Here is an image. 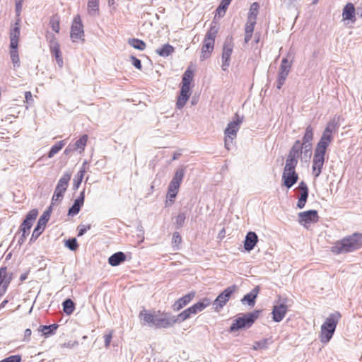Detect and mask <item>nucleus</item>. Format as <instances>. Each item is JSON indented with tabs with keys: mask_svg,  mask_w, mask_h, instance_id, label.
<instances>
[{
	"mask_svg": "<svg viewBox=\"0 0 362 362\" xmlns=\"http://www.w3.org/2000/svg\"><path fill=\"white\" fill-rule=\"evenodd\" d=\"M362 247V233H355L337 241L331 247V251L337 255L352 252Z\"/></svg>",
	"mask_w": 362,
	"mask_h": 362,
	"instance_id": "obj_1",
	"label": "nucleus"
},
{
	"mask_svg": "<svg viewBox=\"0 0 362 362\" xmlns=\"http://www.w3.org/2000/svg\"><path fill=\"white\" fill-rule=\"evenodd\" d=\"M337 128L338 125L334 119L329 121L324 129L315 151L326 154L327 147L333 141V134L336 133Z\"/></svg>",
	"mask_w": 362,
	"mask_h": 362,
	"instance_id": "obj_2",
	"label": "nucleus"
},
{
	"mask_svg": "<svg viewBox=\"0 0 362 362\" xmlns=\"http://www.w3.org/2000/svg\"><path fill=\"white\" fill-rule=\"evenodd\" d=\"M341 318V314L339 312H335L329 315L321 326L320 341L325 344L330 341L332 339L337 325V323Z\"/></svg>",
	"mask_w": 362,
	"mask_h": 362,
	"instance_id": "obj_3",
	"label": "nucleus"
},
{
	"mask_svg": "<svg viewBox=\"0 0 362 362\" xmlns=\"http://www.w3.org/2000/svg\"><path fill=\"white\" fill-rule=\"evenodd\" d=\"M259 316V311L256 310L252 313H247L242 317H239L234 320L230 327V332H235L242 328H249L255 322Z\"/></svg>",
	"mask_w": 362,
	"mask_h": 362,
	"instance_id": "obj_4",
	"label": "nucleus"
},
{
	"mask_svg": "<svg viewBox=\"0 0 362 362\" xmlns=\"http://www.w3.org/2000/svg\"><path fill=\"white\" fill-rule=\"evenodd\" d=\"M242 123V119L239 117L238 115H236V119L232 122H230L225 131V147L229 150L233 143V140L236 138L237 132H238L240 124Z\"/></svg>",
	"mask_w": 362,
	"mask_h": 362,
	"instance_id": "obj_5",
	"label": "nucleus"
},
{
	"mask_svg": "<svg viewBox=\"0 0 362 362\" xmlns=\"http://www.w3.org/2000/svg\"><path fill=\"white\" fill-rule=\"evenodd\" d=\"M71 176V173L70 172H66L59 179L52 198V204H54L55 202L61 201L62 199L64 194L69 185Z\"/></svg>",
	"mask_w": 362,
	"mask_h": 362,
	"instance_id": "obj_6",
	"label": "nucleus"
},
{
	"mask_svg": "<svg viewBox=\"0 0 362 362\" xmlns=\"http://www.w3.org/2000/svg\"><path fill=\"white\" fill-rule=\"evenodd\" d=\"M51 211L52 207L49 206L45 211H44L42 215L40 217L37 226H35L34 230L33 231L31 238L30 239V243L35 242L44 231L46 224L49 220Z\"/></svg>",
	"mask_w": 362,
	"mask_h": 362,
	"instance_id": "obj_7",
	"label": "nucleus"
},
{
	"mask_svg": "<svg viewBox=\"0 0 362 362\" xmlns=\"http://www.w3.org/2000/svg\"><path fill=\"white\" fill-rule=\"evenodd\" d=\"M237 286L233 285L226 288L221 292L213 302V305L216 311L221 309L229 300L231 295L236 291Z\"/></svg>",
	"mask_w": 362,
	"mask_h": 362,
	"instance_id": "obj_8",
	"label": "nucleus"
},
{
	"mask_svg": "<svg viewBox=\"0 0 362 362\" xmlns=\"http://www.w3.org/2000/svg\"><path fill=\"white\" fill-rule=\"evenodd\" d=\"M234 44L231 37H228L223 44L222 52V70H227L230 65V56L233 52Z\"/></svg>",
	"mask_w": 362,
	"mask_h": 362,
	"instance_id": "obj_9",
	"label": "nucleus"
},
{
	"mask_svg": "<svg viewBox=\"0 0 362 362\" xmlns=\"http://www.w3.org/2000/svg\"><path fill=\"white\" fill-rule=\"evenodd\" d=\"M84 31L81 18L79 15L74 16L71 28V38L73 42L77 40H83Z\"/></svg>",
	"mask_w": 362,
	"mask_h": 362,
	"instance_id": "obj_10",
	"label": "nucleus"
},
{
	"mask_svg": "<svg viewBox=\"0 0 362 362\" xmlns=\"http://www.w3.org/2000/svg\"><path fill=\"white\" fill-rule=\"evenodd\" d=\"M314 137V129L311 125H308L303 137L301 144L304 146V156L310 158L312 155V141Z\"/></svg>",
	"mask_w": 362,
	"mask_h": 362,
	"instance_id": "obj_11",
	"label": "nucleus"
},
{
	"mask_svg": "<svg viewBox=\"0 0 362 362\" xmlns=\"http://www.w3.org/2000/svg\"><path fill=\"white\" fill-rule=\"evenodd\" d=\"M318 220L319 216L316 210H308L298 214V222L305 228H308V224L317 223Z\"/></svg>",
	"mask_w": 362,
	"mask_h": 362,
	"instance_id": "obj_12",
	"label": "nucleus"
},
{
	"mask_svg": "<svg viewBox=\"0 0 362 362\" xmlns=\"http://www.w3.org/2000/svg\"><path fill=\"white\" fill-rule=\"evenodd\" d=\"M325 153L315 151L313 159L312 170L313 174L315 178L318 177L322 173L325 163Z\"/></svg>",
	"mask_w": 362,
	"mask_h": 362,
	"instance_id": "obj_13",
	"label": "nucleus"
},
{
	"mask_svg": "<svg viewBox=\"0 0 362 362\" xmlns=\"http://www.w3.org/2000/svg\"><path fill=\"white\" fill-rule=\"evenodd\" d=\"M175 324L173 315L170 313H163L160 315H157L154 327L158 329H167L173 327Z\"/></svg>",
	"mask_w": 362,
	"mask_h": 362,
	"instance_id": "obj_14",
	"label": "nucleus"
},
{
	"mask_svg": "<svg viewBox=\"0 0 362 362\" xmlns=\"http://www.w3.org/2000/svg\"><path fill=\"white\" fill-rule=\"evenodd\" d=\"M38 215V211L37 209L30 210L26 215L25 219L20 226V232L28 233L30 234V228L33 226V222L36 219Z\"/></svg>",
	"mask_w": 362,
	"mask_h": 362,
	"instance_id": "obj_15",
	"label": "nucleus"
},
{
	"mask_svg": "<svg viewBox=\"0 0 362 362\" xmlns=\"http://www.w3.org/2000/svg\"><path fill=\"white\" fill-rule=\"evenodd\" d=\"M195 296V292L192 291L177 300L172 308L174 311H179L188 303H189Z\"/></svg>",
	"mask_w": 362,
	"mask_h": 362,
	"instance_id": "obj_16",
	"label": "nucleus"
},
{
	"mask_svg": "<svg viewBox=\"0 0 362 362\" xmlns=\"http://www.w3.org/2000/svg\"><path fill=\"white\" fill-rule=\"evenodd\" d=\"M189 90L190 86L182 85L180 93L176 103L177 107L178 109H182L185 105L187 101L189 100L190 96Z\"/></svg>",
	"mask_w": 362,
	"mask_h": 362,
	"instance_id": "obj_17",
	"label": "nucleus"
},
{
	"mask_svg": "<svg viewBox=\"0 0 362 362\" xmlns=\"http://www.w3.org/2000/svg\"><path fill=\"white\" fill-rule=\"evenodd\" d=\"M298 189L300 190V197L298 200L297 206L299 209H303L308 197V187L306 183L302 181L299 183Z\"/></svg>",
	"mask_w": 362,
	"mask_h": 362,
	"instance_id": "obj_18",
	"label": "nucleus"
},
{
	"mask_svg": "<svg viewBox=\"0 0 362 362\" xmlns=\"http://www.w3.org/2000/svg\"><path fill=\"white\" fill-rule=\"evenodd\" d=\"M287 312V306L284 303L275 305L272 310V319L274 322H279L284 317Z\"/></svg>",
	"mask_w": 362,
	"mask_h": 362,
	"instance_id": "obj_19",
	"label": "nucleus"
},
{
	"mask_svg": "<svg viewBox=\"0 0 362 362\" xmlns=\"http://www.w3.org/2000/svg\"><path fill=\"white\" fill-rule=\"evenodd\" d=\"M84 194H85V192H84V190H83L81 192L80 196L74 200L73 205L69 209V211H68L69 216H74L78 214L81 206L83 205L84 197H85Z\"/></svg>",
	"mask_w": 362,
	"mask_h": 362,
	"instance_id": "obj_20",
	"label": "nucleus"
},
{
	"mask_svg": "<svg viewBox=\"0 0 362 362\" xmlns=\"http://www.w3.org/2000/svg\"><path fill=\"white\" fill-rule=\"evenodd\" d=\"M257 242L258 237L257 234L252 231L248 232L245 236V240L244 243V247L245 250L248 252L252 250Z\"/></svg>",
	"mask_w": 362,
	"mask_h": 362,
	"instance_id": "obj_21",
	"label": "nucleus"
},
{
	"mask_svg": "<svg viewBox=\"0 0 362 362\" xmlns=\"http://www.w3.org/2000/svg\"><path fill=\"white\" fill-rule=\"evenodd\" d=\"M302 154L304 155V146L300 140H297L290 149L288 156L298 160Z\"/></svg>",
	"mask_w": 362,
	"mask_h": 362,
	"instance_id": "obj_22",
	"label": "nucleus"
},
{
	"mask_svg": "<svg viewBox=\"0 0 362 362\" xmlns=\"http://www.w3.org/2000/svg\"><path fill=\"white\" fill-rule=\"evenodd\" d=\"M298 175L296 172H283L282 180L284 185L288 188H291L298 181Z\"/></svg>",
	"mask_w": 362,
	"mask_h": 362,
	"instance_id": "obj_23",
	"label": "nucleus"
},
{
	"mask_svg": "<svg viewBox=\"0 0 362 362\" xmlns=\"http://www.w3.org/2000/svg\"><path fill=\"white\" fill-rule=\"evenodd\" d=\"M259 292V287L255 286L250 292L243 296L241 302L244 303L247 302L249 306L253 307L255 304V299Z\"/></svg>",
	"mask_w": 362,
	"mask_h": 362,
	"instance_id": "obj_24",
	"label": "nucleus"
},
{
	"mask_svg": "<svg viewBox=\"0 0 362 362\" xmlns=\"http://www.w3.org/2000/svg\"><path fill=\"white\" fill-rule=\"evenodd\" d=\"M214 42L206 41V40H204L202 48V55L200 57V59L204 61V59L209 58L214 50Z\"/></svg>",
	"mask_w": 362,
	"mask_h": 362,
	"instance_id": "obj_25",
	"label": "nucleus"
},
{
	"mask_svg": "<svg viewBox=\"0 0 362 362\" xmlns=\"http://www.w3.org/2000/svg\"><path fill=\"white\" fill-rule=\"evenodd\" d=\"M125 259L126 255L122 252H117L109 257L108 262L111 266L116 267L124 262Z\"/></svg>",
	"mask_w": 362,
	"mask_h": 362,
	"instance_id": "obj_26",
	"label": "nucleus"
},
{
	"mask_svg": "<svg viewBox=\"0 0 362 362\" xmlns=\"http://www.w3.org/2000/svg\"><path fill=\"white\" fill-rule=\"evenodd\" d=\"M211 303V301L208 298H204L202 299L200 301L194 304L191 307H189L193 312V314H197L199 312L202 311L206 307H208Z\"/></svg>",
	"mask_w": 362,
	"mask_h": 362,
	"instance_id": "obj_27",
	"label": "nucleus"
},
{
	"mask_svg": "<svg viewBox=\"0 0 362 362\" xmlns=\"http://www.w3.org/2000/svg\"><path fill=\"white\" fill-rule=\"evenodd\" d=\"M185 174V168H183V167L178 168L176 170L175 175H174L173 179L171 180L170 184L180 187V184L184 178Z\"/></svg>",
	"mask_w": 362,
	"mask_h": 362,
	"instance_id": "obj_28",
	"label": "nucleus"
},
{
	"mask_svg": "<svg viewBox=\"0 0 362 362\" xmlns=\"http://www.w3.org/2000/svg\"><path fill=\"white\" fill-rule=\"evenodd\" d=\"M355 8L351 3L347 4L342 13L344 20H352L355 17Z\"/></svg>",
	"mask_w": 362,
	"mask_h": 362,
	"instance_id": "obj_29",
	"label": "nucleus"
},
{
	"mask_svg": "<svg viewBox=\"0 0 362 362\" xmlns=\"http://www.w3.org/2000/svg\"><path fill=\"white\" fill-rule=\"evenodd\" d=\"M156 316L157 315L146 313V310H142L139 314L140 318L145 321L150 327H154Z\"/></svg>",
	"mask_w": 362,
	"mask_h": 362,
	"instance_id": "obj_30",
	"label": "nucleus"
},
{
	"mask_svg": "<svg viewBox=\"0 0 362 362\" xmlns=\"http://www.w3.org/2000/svg\"><path fill=\"white\" fill-rule=\"evenodd\" d=\"M192 315H194L193 312L190 308H188L181 312L180 314L173 315L175 324L182 322L183 321L189 318Z\"/></svg>",
	"mask_w": 362,
	"mask_h": 362,
	"instance_id": "obj_31",
	"label": "nucleus"
},
{
	"mask_svg": "<svg viewBox=\"0 0 362 362\" xmlns=\"http://www.w3.org/2000/svg\"><path fill=\"white\" fill-rule=\"evenodd\" d=\"M57 328V324H52L50 325H41L38 327L37 330L42 332L44 336L48 337L53 334Z\"/></svg>",
	"mask_w": 362,
	"mask_h": 362,
	"instance_id": "obj_32",
	"label": "nucleus"
},
{
	"mask_svg": "<svg viewBox=\"0 0 362 362\" xmlns=\"http://www.w3.org/2000/svg\"><path fill=\"white\" fill-rule=\"evenodd\" d=\"M174 52V48L169 44L163 45L162 47L158 48L156 50V54L163 57H167L170 56Z\"/></svg>",
	"mask_w": 362,
	"mask_h": 362,
	"instance_id": "obj_33",
	"label": "nucleus"
},
{
	"mask_svg": "<svg viewBox=\"0 0 362 362\" xmlns=\"http://www.w3.org/2000/svg\"><path fill=\"white\" fill-rule=\"evenodd\" d=\"M99 11V0H88V12L90 16H96Z\"/></svg>",
	"mask_w": 362,
	"mask_h": 362,
	"instance_id": "obj_34",
	"label": "nucleus"
},
{
	"mask_svg": "<svg viewBox=\"0 0 362 362\" xmlns=\"http://www.w3.org/2000/svg\"><path fill=\"white\" fill-rule=\"evenodd\" d=\"M6 268L2 267L0 269V287L7 290V288L10 284V279L6 276Z\"/></svg>",
	"mask_w": 362,
	"mask_h": 362,
	"instance_id": "obj_35",
	"label": "nucleus"
},
{
	"mask_svg": "<svg viewBox=\"0 0 362 362\" xmlns=\"http://www.w3.org/2000/svg\"><path fill=\"white\" fill-rule=\"evenodd\" d=\"M298 164V160L287 156L284 172H296L295 168Z\"/></svg>",
	"mask_w": 362,
	"mask_h": 362,
	"instance_id": "obj_36",
	"label": "nucleus"
},
{
	"mask_svg": "<svg viewBox=\"0 0 362 362\" xmlns=\"http://www.w3.org/2000/svg\"><path fill=\"white\" fill-rule=\"evenodd\" d=\"M87 141L88 135L86 134L83 135L79 139L76 141V142L73 144L76 151H79V152L81 153L86 146Z\"/></svg>",
	"mask_w": 362,
	"mask_h": 362,
	"instance_id": "obj_37",
	"label": "nucleus"
},
{
	"mask_svg": "<svg viewBox=\"0 0 362 362\" xmlns=\"http://www.w3.org/2000/svg\"><path fill=\"white\" fill-rule=\"evenodd\" d=\"M65 144L66 142L64 140L59 141L56 144H54L48 153V158H52L55 154H57L60 150L62 149Z\"/></svg>",
	"mask_w": 362,
	"mask_h": 362,
	"instance_id": "obj_38",
	"label": "nucleus"
},
{
	"mask_svg": "<svg viewBox=\"0 0 362 362\" xmlns=\"http://www.w3.org/2000/svg\"><path fill=\"white\" fill-rule=\"evenodd\" d=\"M230 4L228 0H221L220 5L216 10V16H218V17L223 16Z\"/></svg>",
	"mask_w": 362,
	"mask_h": 362,
	"instance_id": "obj_39",
	"label": "nucleus"
},
{
	"mask_svg": "<svg viewBox=\"0 0 362 362\" xmlns=\"http://www.w3.org/2000/svg\"><path fill=\"white\" fill-rule=\"evenodd\" d=\"M218 33V28L216 25H211L206 33L204 40L206 41H210L215 43V39Z\"/></svg>",
	"mask_w": 362,
	"mask_h": 362,
	"instance_id": "obj_40",
	"label": "nucleus"
},
{
	"mask_svg": "<svg viewBox=\"0 0 362 362\" xmlns=\"http://www.w3.org/2000/svg\"><path fill=\"white\" fill-rule=\"evenodd\" d=\"M62 305H63V310L66 315H71L75 309V305H74V302L69 298L66 299L63 302Z\"/></svg>",
	"mask_w": 362,
	"mask_h": 362,
	"instance_id": "obj_41",
	"label": "nucleus"
},
{
	"mask_svg": "<svg viewBox=\"0 0 362 362\" xmlns=\"http://www.w3.org/2000/svg\"><path fill=\"white\" fill-rule=\"evenodd\" d=\"M128 42L132 47L141 51L146 48L145 42L139 39L132 38L129 40Z\"/></svg>",
	"mask_w": 362,
	"mask_h": 362,
	"instance_id": "obj_42",
	"label": "nucleus"
},
{
	"mask_svg": "<svg viewBox=\"0 0 362 362\" xmlns=\"http://www.w3.org/2000/svg\"><path fill=\"white\" fill-rule=\"evenodd\" d=\"M259 8V6L258 3L254 2L252 4L250 8L247 19L256 21Z\"/></svg>",
	"mask_w": 362,
	"mask_h": 362,
	"instance_id": "obj_43",
	"label": "nucleus"
},
{
	"mask_svg": "<svg viewBox=\"0 0 362 362\" xmlns=\"http://www.w3.org/2000/svg\"><path fill=\"white\" fill-rule=\"evenodd\" d=\"M193 78V72L189 69H187L182 75V85L190 86L191 81Z\"/></svg>",
	"mask_w": 362,
	"mask_h": 362,
	"instance_id": "obj_44",
	"label": "nucleus"
},
{
	"mask_svg": "<svg viewBox=\"0 0 362 362\" xmlns=\"http://www.w3.org/2000/svg\"><path fill=\"white\" fill-rule=\"evenodd\" d=\"M291 67V62H290L287 57L282 59L281 64L279 67V72H290Z\"/></svg>",
	"mask_w": 362,
	"mask_h": 362,
	"instance_id": "obj_45",
	"label": "nucleus"
},
{
	"mask_svg": "<svg viewBox=\"0 0 362 362\" xmlns=\"http://www.w3.org/2000/svg\"><path fill=\"white\" fill-rule=\"evenodd\" d=\"M179 188V187L169 184L167 197L170 201H173V199L176 197Z\"/></svg>",
	"mask_w": 362,
	"mask_h": 362,
	"instance_id": "obj_46",
	"label": "nucleus"
},
{
	"mask_svg": "<svg viewBox=\"0 0 362 362\" xmlns=\"http://www.w3.org/2000/svg\"><path fill=\"white\" fill-rule=\"evenodd\" d=\"M84 173H85L84 169H82L78 172L77 175H76V177L74 180V183H73L74 189L78 188L79 185H81V183L82 182V180L83 178Z\"/></svg>",
	"mask_w": 362,
	"mask_h": 362,
	"instance_id": "obj_47",
	"label": "nucleus"
},
{
	"mask_svg": "<svg viewBox=\"0 0 362 362\" xmlns=\"http://www.w3.org/2000/svg\"><path fill=\"white\" fill-rule=\"evenodd\" d=\"M49 24H50V26L52 28V29L55 32V33H59V17L57 16H54L51 18L50 19V21H49Z\"/></svg>",
	"mask_w": 362,
	"mask_h": 362,
	"instance_id": "obj_48",
	"label": "nucleus"
},
{
	"mask_svg": "<svg viewBox=\"0 0 362 362\" xmlns=\"http://www.w3.org/2000/svg\"><path fill=\"white\" fill-rule=\"evenodd\" d=\"M289 73L288 72H279L278 74L276 88L281 89V86L284 84V82Z\"/></svg>",
	"mask_w": 362,
	"mask_h": 362,
	"instance_id": "obj_49",
	"label": "nucleus"
},
{
	"mask_svg": "<svg viewBox=\"0 0 362 362\" xmlns=\"http://www.w3.org/2000/svg\"><path fill=\"white\" fill-rule=\"evenodd\" d=\"M11 59L14 67H18L20 66V59L18 57V50L11 49L10 51Z\"/></svg>",
	"mask_w": 362,
	"mask_h": 362,
	"instance_id": "obj_50",
	"label": "nucleus"
},
{
	"mask_svg": "<svg viewBox=\"0 0 362 362\" xmlns=\"http://www.w3.org/2000/svg\"><path fill=\"white\" fill-rule=\"evenodd\" d=\"M65 246L70 250L75 251L78 248V245L77 243L76 239L73 238L65 240Z\"/></svg>",
	"mask_w": 362,
	"mask_h": 362,
	"instance_id": "obj_51",
	"label": "nucleus"
},
{
	"mask_svg": "<svg viewBox=\"0 0 362 362\" xmlns=\"http://www.w3.org/2000/svg\"><path fill=\"white\" fill-rule=\"evenodd\" d=\"M269 344V339H264L258 341H255L253 345V349L255 350L258 349H266Z\"/></svg>",
	"mask_w": 362,
	"mask_h": 362,
	"instance_id": "obj_52",
	"label": "nucleus"
},
{
	"mask_svg": "<svg viewBox=\"0 0 362 362\" xmlns=\"http://www.w3.org/2000/svg\"><path fill=\"white\" fill-rule=\"evenodd\" d=\"M49 50H50L51 54L52 56H54L55 58L57 56H59L62 54L59 42L52 43V46H49Z\"/></svg>",
	"mask_w": 362,
	"mask_h": 362,
	"instance_id": "obj_53",
	"label": "nucleus"
},
{
	"mask_svg": "<svg viewBox=\"0 0 362 362\" xmlns=\"http://www.w3.org/2000/svg\"><path fill=\"white\" fill-rule=\"evenodd\" d=\"M255 24L256 21L247 19L245 26V33H253Z\"/></svg>",
	"mask_w": 362,
	"mask_h": 362,
	"instance_id": "obj_54",
	"label": "nucleus"
},
{
	"mask_svg": "<svg viewBox=\"0 0 362 362\" xmlns=\"http://www.w3.org/2000/svg\"><path fill=\"white\" fill-rule=\"evenodd\" d=\"M20 35V28L18 26V23H16V26L11 29L10 33V39L18 40Z\"/></svg>",
	"mask_w": 362,
	"mask_h": 362,
	"instance_id": "obj_55",
	"label": "nucleus"
},
{
	"mask_svg": "<svg viewBox=\"0 0 362 362\" xmlns=\"http://www.w3.org/2000/svg\"><path fill=\"white\" fill-rule=\"evenodd\" d=\"M186 216L184 213H180L175 218V224L177 228H180L184 225Z\"/></svg>",
	"mask_w": 362,
	"mask_h": 362,
	"instance_id": "obj_56",
	"label": "nucleus"
},
{
	"mask_svg": "<svg viewBox=\"0 0 362 362\" xmlns=\"http://www.w3.org/2000/svg\"><path fill=\"white\" fill-rule=\"evenodd\" d=\"M21 356L19 355H13L5 358L0 361V362H21Z\"/></svg>",
	"mask_w": 362,
	"mask_h": 362,
	"instance_id": "obj_57",
	"label": "nucleus"
},
{
	"mask_svg": "<svg viewBox=\"0 0 362 362\" xmlns=\"http://www.w3.org/2000/svg\"><path fill=\"white\" fill-rule=\"evenodd\" d=\"M182 238L178 232H175L173 234L172 243L173 245H178L181 243Z\"/></svg>",
	"mask_w": 362,
	"mask_h": 362,
	"instance_id": "obj_58",
	"label": "nucleus"
},
{
	"mask_svg": "<svg viewBox=\"0 0 362 362\" xmlns=\"http://www.w3.org/2000/svg\"><path fill=\"white\" fill-rule=\"evenodd\" d=\"M78 236H82L83 235L87 230H88L90 228V225H81L78 226Z\"/></svg>",
	"mask_w": 362,
	"mask_h": 362,
	"instance_id": "obj_59",
	"label": "nucleus"
},
{
	"mask_svg": "<svg viewBox=\"0 0 362 362\" xmlns=\"http://www.w3.org/2000/svg\"><path fill=\"white\" fill-rule=\"evenodd\" d=\"M131 60L134 67L138 69H141L142 65L140 59H137L134 56H131Z\"/></svg>",
	"mask_w": 362,
	"mask_h": 362,
	"instance_id": "obj_60",
	"label": "nucleus"
},
{
	"mask_svg": "<svg viewBox=\"0 0 362 362\" xmlns=\"http://www.w3.org/2000/svg\"><path fill=\"white\" fill-rule=\"evenodd\" d=\"M23 0H16V13L19 16L22 11Z\"/></svg>",
	"mask_w": 362,
	"mask_h": 362,
	"instance_id": "obj_61",
	"label": "nucleus"
},
{
	"mask_svg": "<svg viewBox=\"0 0 362 362\" xmlns=\"http://www.w3.org/2000/svg\"><path fill=\"white\" fill-rule=\"evenodd\" d=\"M47 40L49 42V47L52 46V43L58 42L54 34L47 33L46 35Z\"/></svg>",
	"mask_w": 362,
	"mask_h": 362,
	"instance_id": "obj_62",
	"label": "nucleus"
},
{
	"mask_svg": "<svg viewBox=\"0 0 362 362\" xmlns=\"http://www.w3.org/2000/svg\"><path fill=\"white\" fill-rule=\"evenodd\" d=\"M112 338V332H110L109 334L104 335V339H105V346L107 348L111 342Z\"/></svg>",
	"mask_w": 362,
	"mask_h": 362,
	"instance_id": "obj_63",
	"label": "nucleus"
},
{
	"mask_svg": "<svg viewBox=\"0 0 362 362\" xmlns=\"http://www.w3.org/2000/svg\"><path fill=\"white\" fill-rule=\"evenodd\" d=\"M22 234H21V236L19 238L18 240V243L21 245L23 244V243L25 242V240H26L28 235H29V233H23V232H21Z\"/></svg>",
	"mask_w": 362,
	"mask_h": 362,
	"instance_id": "obj_64",
	"label": "nucleus"
}]
</instances>
